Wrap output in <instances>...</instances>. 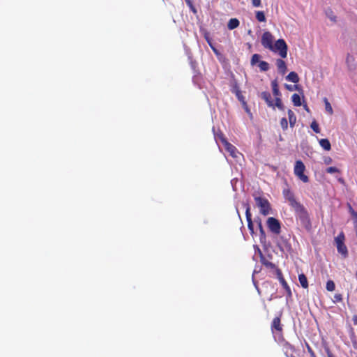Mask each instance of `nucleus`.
I'll return each mask as SVG.
<instances>
[{
  "mask_svg": "<svg viewBox=\"0 0 357 357\" xmlns=\"http://www.w3.org/2000/svg\"><path fill=\"white\" fill-rule=\"evenodd\" d=\"M245 107V111L248 112V113H250V109H248V107L246 106V104L244 105Z\"/></svg>",
  "mask_w": 357,
  "mask_h": 357,
  "instance_id": "40",
  "label": "nucleus"
},
{
  "mask_svg": "<svg viewBox=\"0 0 357 357\" xmlns=\"http://www.w3.org/2000/svg\"><path fill=\"white\" fill-rule=\"evenodd\" d=\"M331 159L328 158V160H326L325 162H326V163H329V162H331Z\"/></svg>",
  "mask_w": 357,
  "mask_h": 357,
  "instance_id": "41",
  "label": "nucleus"
},
{
  "mask_svg": "<svg viewBox=\"0 0 357 357\" xmlns=\"http://www.w3.org/2000/svg\"><path fill=\"white\" fill-rule=\"evenodd\" d=\"M263 264H264L266 267L271 268H275V264H273L272 262H270V261H263Z\"/></svg>",
  "mask_w": 357,
  "mask_h": 357,
  "instance_id": "34",
  "label": "nucleus"
},
{
  "mask_svg": "<svg viewBox=\"0 0 357 357\" xmlns=\"http://www.w3.org/2000/svg\"><path fill=\"white\" fill-rule=\"evenodd\" d=\"M288 118L290 126L294 127L296 121V117L294 112L291 109L288 110Z\"/></svg>",
  "mask_w": 357,
  "mask_h": 357,
  "instance_id": "17",
  "label": "nucleus"
},
{
  "mask_svg": "<svg viewBox=\"0 0 357 357\" xmlns=\"http://www.w3.org/2000/svg\"><path fill=\"white\" fill-rule=\"evenodd\" d=\"M266 225L270 230L274 234H279L281 231V225L278 220L275 218L270 217L267 219Z\"/></svg>",
  "mask_w": 357,
  "mask_h": 357,
  "instance_id": "7",
  "label": "nucleus"
},
{
  "mask_svg": "<svg viewBox=\"0 0 357 357\" xmlns=\"http://www.w3.org/2000/svg\"><path fill=\"white\" fill-rule=\"evenodd\" d=\"M185 1H186V2H187L189 5H191V2H190V0H185Z\"/></svg>",
  "mask_w": 357,
  "mask_h": 357,
  "instance_id": "43",
  "label": "nucleus"
},
{
  "mask_svg": "<svg viewBox=\"0 0 357 357\" xmlns=\"http://www.w3.org/2000/svg\"><path fill=\"white\" fill-rule=\"evenodd\" d=\"M258 66L260 68V70L263 72L267 71L269 69V64L264 61H259Z\"/></svg>",
  "mask_w": 357,
  "mask_h": 357,
  "instance_id": "23",
  "label": "nucleus"
},
{
  "mask_svg": "<svg viewBox=\"0 0 357 357\" xmlns=\"http://www.w3.org/2000/svg\"><path fill=\"white\" fill-rule=\"evenodd\" d=\"M305 166L301 160H297L295 162L294 173L303 183L309 181L308 176L304 174Z\"/></svg>",
  "mask_w": 357,
  "mask_h": 357,
  "instance_id": "3",
  "label": "nucleus"
},
{
  "mask_svg": "<svg viewBox=\"0 0 357 357\" xmlns=\"http://www.w3.org/2000/svg\"><path fill=\"white\" fill-rule=\"evenodd\" d=\"M261 56L258 54H255L252 56L250 63L252 66H255L257 63H259L260 61Z\"/></svg>",
  "mask_w": 357,
  "mask_h": 357,
  "instance_id": "26",
  "label": "nucleus"
},
{
  "mask_svg": "<svg viewBox=\"0 0 357 357\" xmlns=\"http://www.w3.org/2000/svg\"><path fill=\"white\" fill-rule=\"evenodd\" d=\"M326 15L331 21L335 22H336V16L334 13L331 10H327L326 11Z\"/></svg>",
  "mask_w": 357,
  "mask_h": 357,
  "instance_id": "28",
  "label": "nucleus"
},
{
  "mask_svg": "<svg viewBox=\"0 0 357 357\" xmlns=\"http://www.w3.org/2000/svg\"><path fill=\"white\" fill-rule=\"evenodd\" d=\"M352 321L355 325H357V315H354L353 317Z\"/></svg>",
  "mask_w": 357,
  "mask_h": 357,
  "instance_id": "38",
  "label": "nucleus"
},
{
  "mask_svg": "<svg viewBox=\"0 0 357 357\" xmlns=\"http://www.w3.org/2000/svg\"><path fill=\"white\" fill-rule=\"evenodd\" d=\"M298 280L301 285V287L304 289L307 288L308 287V282L306 276L303 274H299L298 275Z\"/></svg>",
  "mask_w": 357,
  "mask_h": 357,
  "instance_id": "16",
  "label": "nucleus"
},
{
  "mask_svg": "<svg viewBox=\"0 0 357 357\" xmlns=\"http://www.w3.org/2000/svg\"><path fill=\"white\" fill-rule=\"evenodd\" d=\"M324 105H325V109H326V111L328 114H332L333 113V108H332V106H331V103L328 102V99L326 98H324Z\"/></svg>",
  "mask_w": 357,
  "mask_h": 357,
  "instance_id": "24",
  "label": "nucleus"
},
{
  "mask_svg": "<svg viewBox=\"0 0 357 357\" xmlns=\"http://www.w3.org/2000/svg\"><path fill=\"white\" fill-rule=\"evenodd\" d=\"M277 275H278V278L280 284H282V287L285 289V291H287V293L289 295H291V289L289 287V285L287 284L285 280L284 279V278L282 275V273L280 270H277Z\"/></svg>",
  "mask_w": 357,
  "mask_h": 357,
  "instance_id": "12",
  "label": "nucleus"
},
{
  "mask_svg": "<svg viewBox=\"0 0 357 357\" xmlns=\"http://www.w3.org/2000/svg\"><path fill=\"white\" fill-rule=\"evenodd\" d=\"M238 25H239V21L236 18H232V19L229 20L227 26L229 30H233V29H236V27H238Z\"/></svg>",
  "mask_w": 357,
  "mask_h": 357,
  "instance_id": "18",
  "label": "nucleus"
},
{
  "mask_svg": "<svg viewBox=\"0 0 357 357\" xmlns=\"http://www.w3.org/2000/svg\"><path fill=\"white\" fill-rule=\"evenodd\" d=\"M269 50L278 54L282 58H286L287 56V45L283 39L276 40Z\"/></svg>",
  "mask_w": 357,
  "mask_h": 357,
  "instance_id": "2",
  "label": "nucleus"
},
{
  "mask_svg": "<svg viewBox=\"0 0 357 357\" xmlns=\"http://www.w3.org/2000/svg\"><path fill=\"white\" fill-rule=\"evenodd\" d=\"M334 302H340L342 300V296L341 294H336L335 296H334Z\"/></svg>",
  "mask_w": 357,
  "mask_h": 357,
  "instance_id": "35",
  "label": "nucleus"
},
{
  "mask_svg": "<svg viewBox=\"0 0 357 357\" xmlns=\"http://www.w3.org/2000/svg\"><path fill=\"white\" fill-rule=\"evenodd\" d=\"M275 64L278 70V73L281 75H284L287 71V67L286 63L281 59H278L275 61Z\"/></svg>",
  "mask_w": 357,
  "mask_h": 357,
  "instance_id": "10",
  "label": "nucleus"
},
{
  "mask_svg": "<svg viewBox=\"0 0 357 357\" xmlns=\"http://www.w3.org/2000/svg\"><path fill=\"white\" fill-rule=\"evenodd\" d=\"M256 205L259 208L260 213L264 215H267L270 213L271 206L268 201L261 197H255Z\"/></svg>",
  "mask_w": 357,
  "mask_h": 357,
  "instance_id": "5",
  "label": "nucleus"
},
{
  "mask_svg": "<svg viewBox=\"0 0 357 357\" xmlns=\"http://www.w3.org/2000/svg\"><path fill=\"white\" fill-rule=\"evenodd\" d=\"M252 4L254 7L258 8L261 5V0H252Z\"/></svg>",
  "mask_w": 357,
  "mask_h": 357,
  "instance_id": "33",
  "label": "nucleus"
},
{
  "mask_svg": "<svg viewBox=\"0 0 357 357\" xmlns=\"http://www.w3.org/2000/svg\"><path fill=\"white\" fill-rule=\"evenodd\" d=\"M310 128L316 132V133H319L320 132V129L319 128V125L318 123H317L316 121H313L311 124H310Z\"/></svg>",
  "mask_w": 357,
  "mask_h": 357,
  "instance_id": "30",
  "label": "nucleus"
},
{
  "mask_svg": "<svg viewBox=\"0 0 357 357\" xmlns=\"http://www.w3.org/2000/svg\"><path fill=\"white\" fill-rule=\"evenodd\" d=\"M272 327L277 331H281L282 328L280 326V319L278 317H275L272 324Z\"/></svg>",
  "mask_w": 357,
  "mask_h": 357,
  "instance_id": "25",
  "label": "nucleus"
},
{
  "mask_svg": "<svg viewBox=\"0 0 357 357\" xmlns=\"http://www.w3.org/2000/svg\"><path fill=\"white\" fill-rule=\"evenodd\" d=\"M344 233L341 232L335 238V242L336 243L337 252L344 257H346L348 255V250L344 244Z\"/></svg>",
  "mask_w": 357,
  "mask_h": 357,
  "instance_id": "6",
  "label": "nucleus"
},
{
  "mask_svg": "<svg viewBox=\"0 0 357 357\" xmlns=\"http://www.w3.org/2000/svg\"><path fill=\"white\" fill-rule=\"evenodd\" d=\"M291 357H295V356H291Z\"/></svg>",
  "mask_w": 357,
  "mask_h": 357,
  "instance_id": "44",
  "label": "nucleus"
},
{
  "mask_svg": "<svg viewBox=\"0 0 357 357\" xmlns=\"http://www.w3.org/2000/svg\"><path fill=\"white\" fill-rule=\"evenodd\" d=\"M271 86L273 90V93L275 96V106L280 110H284V107L282 102L281 99L280 98V96L281 95L278 84L276 80H273L271 82Z\"/></svg>",
  "mask_w": 357,
  "mask_h": 357,
  "instance_id": "8",
  "label": "nucleus"
},
{
  "mask_svg": "<svg viewBox=\"0 0 357 357\" xmlns=\"http://www.w3.org/2000/svg\"><path fill=\"white\" fill-rule=\"evenodd\" d=\"M285 87L287 89H288L289 91H292L294 89V88H296L297 86H291V85H289V84H285Z\"/></svg>",
  "mask_w": 357,
  "mask_h": 357,
  "instance_id": "37",
  "label": "nucleus"
},
{
  "mask_svg": "<svg viewBox=\"0 0 357 357\" xmlns=\"http://www.w3.org/2000/svg\"><path fill=\"white\" fill-rule=\"evenodd\" d=\"M339 172L340 170L335 167H329L326 169V172L328 174H334Z\"/></svg>",
  "mask_w": 357,
  "mask_h": 357,
  "instance_id": "32",
  "label": "nucleus"
},
{
  "mask_svg": "<svg viewBox=\"0 0 357 357\" xmlns=\"http://www.w3.org/2000/svg\"><path fill=\"white\" fill-rule=\"evenodd\" d=\"M338 181H339L340 183H342V184H344V179H343L342 178H338Z\"/></svg>",
  "mask_w": 357,
  "mask_h": 357,
  "instance_id": "39",
  "label": "nucleus"
},
{
  "mask_svg": "<svg viewBox=\"0 0 357 357\" xmlns=\"http://www.w3.org/2000/svg\"><path fill=\"white\" fill-rule=\"evenodd\" d=\"M286 79L289 82H293V83H298L299 82V77L296 73L295 72H291L289 73V75L286 77Z\"/></svg>",
  "mask_w": 357,
  "mask_h": 357,
  "instance_id": "15",
  "label": "nucleus"
},
{
  "mask_svg": "<svg viewBox=\"0 0 357 357\" xmlns=\"http://www.w3.org/2000/svg\"><path fill=\"white\" fill-rule=\"evenodd\" d=\"M256 19L261 22H266V17L263 11L256 12Z\"/></svg>",
  "mask_w": 357,
  "mask_h": 357,
  "instance_id": "27",
  "label": "nucleus"
},
{
  "mask_svg": "<svg viewBox=\"0 0 357 357\" xmlns=\"http://www.w3.org/2000/svg\"><path fill=\"white\" fill-rule=\"evenodd\" d=\"M280 126L282 129L286 130L288 127V122L286 118H282L280 121Z\"/></svg>",
  "mask_w": 357,
  "mask_h": 357,
  "instance_id": "31",
  "label": "nucleus"
},
{
  "mask_svg": "<svg viewBox=\"0 0 357 357\" xmlns=\"http://www.w3.org/2000/svg\"><path fill=\"white\" fill-rule=\"evenodd\" d=\"M261 98L265 100L268 107L274 108L275 106V102L274 103L271 95L269 92L264 91L261 93Z\"/></svg>",
  "mask_w": 357,
  "mask_h": 357,
  "instance_id": "11",
  "label": "nucleus"
},
{
  "mask_svg": "<svg viewBox=\"0 0 357 357\" xmlns=\"http://www.w3.org/2000/svg\"><path fill=\"white\" fill-rule=\"evenodd\" d=\"M232 93H235L236 96L237 97L238 100L241 102L243 105H245V99L243 95L241 94V91L239 89V87L235 84L231 89Z\"/></svg>",
  "mask_w": 357,
  "mask_h": 357,
  "instance_id": "14",
  "label": "nucleus"
},
{
  "mask_svg": "<svg viewBox=\"0 0 357 357\" xmlns=\"http://www.w3.org/2000/svg\"><path fill=\"white\" fill-rule=\"evenodd\" d=\"M304 107H305V109L306 111L309 112V109H308V108H307V105H304Z\"/></svg>",
  "mask_w": 357,
  "mask_h": 357,
  "instance_id": "42",
  "label": "nucleus"
},
{
  "mask_svg": "<svg viewBox=\"0 0 357 357\" xmlns=\"http://www.w3.org/2000/svg\"><path fill=\"white\" fill-rule=\"evenodd\" d=\"M348 207H349V212L350 213V214L354 220V227H356L357 226V212L353 209V208L351 207V206L350 204H348Z\"/></svg>",
  "mask_w": 357,
  "mask_h": 357,
  "instance_id": "21",
  "label": "nucleus"
},
{
  "mask_svg": "<svg viewBox=\"0 0 357 357\" xmlns=\"http://www.w3.org/2000/svg\"><path fill=\"white\" fill-rule=\"evenodd\" d=\"M274 37L269 31H265L261 36V45L266 49L270 50L273 44Z\"/></svg>",
  "mask_w": 357,
  "mask_h": 357,
  "instance_id": "9",
  "label": "nucleus"
},
{
  "mask_svg": "<svg viewBox=\"0 0 357 357\" xmlns=\"http://www.w3.org/2000/svg\"><path fill=\"white\" fill-rule=\"evenodd\" d=\"M291 100H292L294 105L296 107L301 106L302 104L301 96L297 93H294L292 95Z\"/></svg>",
  "mask_w": 357,
  "mask_h": 357,
  "instance_id": "20",
  "label": "nucleus"
},
{
  "mask_svg": "<svg viewBox=\"0 0 357 357\" xmlns=\"http://www.w3.org/2000/svg\"><path fill=\"white\" fill-rule=\"evenodd\" d=\"M354 60V58L352 56H350V55H348L347 57V63H348V65L349 66L350 68H351V66H350V63L352 62Z\"/></svg>",
  "mask_w": 357,
  "mask_h": 357,
  "instance_id": "36",
  "label": "nucleus"
},
{
  "mask_svg": "<svg viewBox=\"0 0 357 357\" xmlns=\"http://www.w3.org/2000/svg\"><path fill=\"white\" fill-rule=\"evenodd\" d=\"M326 289L329 291H333L335 290V283L332 280H328L327 282H326Z\"/></svg>",
  "mask_w": 357,
  "mask_h": 357,
  "instance_id": "29",
  "label": "nucleus"
},
{
  "mask_svg": "<svg viewBox=\"0 0 357 357\" xmlns=\"http://www.w3.org/2000/svg\"><path fill=\"white\" fill-rule=\"evenodd\" d=\"M219 139H220L226 151L229 153V155L238 160L241 158V154L238 151L237 149L234 145L228 142L222 135L219 136Z\"/></svg>",
  "mask_w": 357,
  "mask_h": 357,
  "instance_id": "4",
  "label": "nucleus"
},
{
  "mask_svg": "<svg viewBox=\"0 0 357 357\" xmlns=\"http://www.w3.org/2000/svg\"><path fill=\"white\" fill-rule=\"evenodd\" d=\"M282 193L285 200L294 208L296 213L301 218H305L306 211L304 207L296 201L294 193L289 188L284 189Z\"/></svg>",
  "mask_w": 357,
  "mask_h": 357,
  "instance_id": "1",
  "label": "nucleus"
},
{
  "mask_svg": "<svg viewBox=\"0 0 357 357\" xmlns=\"http://www.w3.org/2000/svg\"><path fill=\"white\" fill-rule=\"evenodd\" d=\"M258 227H259V231H260V241H261V243H264L266 240V234H265V231L263 229L261 220L258 221Z\"/></svg>",
  "mask_w": 357,
  "mask_h": 357,
  "instance_id": "22",
  "label": "nucleus"
},
{
  "mask_svg": "<svg viewBox=\"0 0 357 357\" xmlns=\"http://www.w3.org/2000/svg\"><path fill=\"white\" fill-rule=\"evenodd\" d=\"M246 219L248 222V227L251 234H254V227L251 218V213L250 212V207L248 206L245 211Z\"/></svg>",
  "mask_w": 357,
  "mask_h": 357,
  "instance_id": "13",
  "label": "nucleus"
},
{
  "mask_svg": "<svg viewBox=\"0 0 357 357\" xmlns=\"http://www.w3.org/2000/svg\"><path fill=\"white\" fill-rule=\"evenodd\" d=\"M320 146L326 151L331 150V143L327 139H321L319 140Z\"/></svg>",
  "mask_w": 357,
  "mask_h": 357,
  "instance_id": "19",
  "label": "nucleus"
}]
</instances>
